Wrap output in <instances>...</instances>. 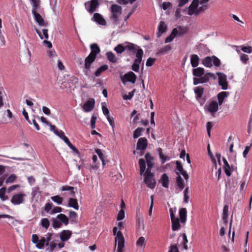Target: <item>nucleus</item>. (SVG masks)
<instances>
[{"label":"nucleus","mask_w":252,"mask_h":252,"mask_svg":"<svg viewBox=\"0 0 252 252\" xmlns=\"http://www.w3.org/2000/svg\"><path fill=\"white\" fill-rule=\"evenodd\" d=\"M125 46V50L136 53V59L134 60L131 69L135 72L139 71V65L142 62V57L144 54L143 50L137 45L128 43Z\"/></svg>","instance_id":"1"},{"label":"nucleus","mask_w":252,"mask_h":252,"mask_svg":"<svg viewBox=\"0 0 252 252\" xmlns=\"http://www.w3.org/2000/svg\"><path fill=\"white\" fill-rule=\"evenodd\" d=\"M110 11L112 15L110 17L113 24L117 25L119 23V17L122 13L121 6L118 4H112L110 7Z\"/></svg>","instance_id":"2"},{"label":"nucleus","mask_w":252,"mask_h":252,"mask_svg":"<svg viewBox=\"0 0 252 252\" xmlns=\"http://www.w3.org/2000/svg\"><path fill=\"white\" fill-rule=\"evenodd\" d=\"M202 63L206 67H211L213 65L218 67L220 65V60L215 56L206 57L202 61Z\"/></svg>","instance_id":"3"},{"label":"nucleus","mask_w":252,"mask_h":252,"mask_svg":"<svg viewBox=\"0 0 252 252\" xmlns=\"http://www.w3.org/2000/svg\"><path fill=\"white\" fill-rule=\"evenodd\" d=\"M144 182L148 188L154 189L156 184L154 174L151 173L150 171H146Z\"/></svg>","instance_id":"4"},{"label":"nucleus","mask_w":252,"mask_h":252,"mask_svg":"<svg viewBox=\"0 0 252 252\" xmlns=\"http://www.w3.org/2000/svg\"><path fill=\"white\" fill-rule=\"evenodd\" d=\"M84 5L87 11L90 13H93L99 6V0H91L86 2Z\"/></svg>","instance_id":"5"},{"label":"nucleus","mask_w":252,"mask_h":252,"mask_svg":"<svg viewBox=\"0 0 252 252\" xmlns=\"http://www.w3.org/2000/svg\"><path fill=\"white\" fill-rule=\"evenodd\" d=\"M55 235V234H52L50 233H48L46 235V237H42L39 240L38 243L37 248L39 249H43L44 248V246H48L49 243L52 239L53 236Z\"/></svg>","instance_id":"6"},{"label":"nucleus","mask_w":252,"mask_h":252,"mask_svg":"<svg viewBox=\"0 0 252 252\" xmlns=\"http://www.w3.org/2000/svg\"><path fill=\"white\" fill-rule=\"evenodd\" d=\"M118 243L117 252H123V249L125 246V239L121 231L117 232L115 237V246Z\"/></svg>","instance_id":"7"},{"label":"nucleus","mask_w":252,"mask_h":252,"mask_svg":"<svg viewBox=\"0 0 252 252\" xmlns=\"http://www.w3.org/2000/svg\"><path fill=\"white\" fill-rule=\"evenodd\" d=\"M27 196L26 194L23 193H17L13 195L11 199V202L15 205H20L24 202L25 197Z\"/></svg>","instance_id":"8"},{"label":"nucleus","mask_w":252,"mask_h":252,"mask_svg":"<svg viewBox=\"0 0 252 252\" xmlns=\"http://www.w3.org/2000/svg\"><path fill=\"white\" fill-rule=\"evenodd\" d=\"M205 111L210 113L214 117V114L219 109L218 103L215 101H212L209 103L205 105L204 107Z\"/></svg>","instance_id":"9"},{"label":"nucleus","mask_w":252,"mask_h":252,"mask_svg":"<svg viewBox=\"0 0 252 252\" xmlns=\"http://www.w3.org/2000/svg\"><path fill=\"white\" fill-rule=\"evenodd\" d=\"M199 0H193L190 5L188 7V14L189 15L193 14L198 15V7L199 6Z\"/></svg>","instance_id":"10"},{"label":"nucleus","mask_w":252,"mask_h":252,"mask_svg":"<svg viewBox=\"0 0 252 252\" xmlns=\"http://www.w3.org/2000/svg\"><path fill=\"white\" fill-rule=\"evenodd\" d=\"M216 74L218 76L219 85L221 87L222 90H227L228 84L226 81V75L221 72H217Z\"/></svg>","instance_id":"11"},{"label":"nucleus","mask_w":252,"mask_h":252,"mask_svg":"<svg viewBox=\"0 0 252 252\" xmlns=\"http://www.w3.org/2000/svg\"><path fill=\"white\" fill-rule=\"evenodd\" d=\"M95 57H93L90 55L87 56L85 60L84 72L86 74H87L90 71V67L91 64L95 61Z\"/></svg>","instance_id":"12"},{"label":"nucleus","mask_w":252,"mask_h":252,"mask_svg":"<svg viewBox=\"0 0 252 252\" xmlns=\"http://www.w3.org/2000/svg\"><path fill=\"white\" fill-rule=\"evenodd\" d=\"M95 57H93L90 55L87 56L85 60L84 72L86 74H87L90 71V67L91 64L95 61Z\"/></svg>","instance_id":"13"},{"label":"nucleus","mask_w":252,"mask_h":252,"mask_svg":"<svg viewBox=\"0 0 252 252\" xmlns=\"http://www.w3.org/2000/svg\"><path fill=\"white\" fill-rule=\"evenodd\" d=\"M188 32V29L186 27L178 26L174 28L172 31V34L174 36L178 35L180 37L183 36Z\"/></svg>","instance_id":"14"},{"label":"nucleus","mask_w":252,"mask_h":252,"mask_svg":"<svg viewBox=\"0 0 252 252\" xmlns=\"http://www.w3.org/2000/svg\"><path fill=\"white\" fill-rule=\"evenodd\" d=\"M148 146V141L145 137L140 138L136 144V150L144 151Z\"/></svg>","instance_id":"15"},{"label":"nucleus","mask_w":252,"mask_h":252,"mask_svg":"<svg viewBox=\"0 0 252 252\" xmlns=\"http://www.w3.org/2000/svg\"><path fill=\"white\" fill-rule=\"evenodd\" d=\"M94 106V100L93 98L88 99L83 105V109L85 112L91 111Z\"/></svg>","instance_id":"16"},{"label":"nucleus","mask_w":252,"mask_h":252,"mask_svg":"<svg viewBox=\"0 0 252 252\" xmlns=\"http://www.w3.org/2000/svg\"><path fill=\"white\" fill-rule=\"evenodd\" d=\"M176 163V169L178 170V171L176 172V174L178 176L180 175V174H182L186 180H188L189 177V175L187 172L184 170L182 164L178 161H177Z\"/></svg>","instance_id":"17"},{"label":"nucleus","mask_w":252,"mask_h":252,"mask_svg":"<svg viewBox=\"0 0 252 252\" xmlns=\"http://www.w3.org/2000/svg\"><path fill=\"white\" fill-rule=\"evenodd\" d=\"M93 20L97 23V24L102 25V26H105L106 25V21L103 17L102 15L98 13H95L94 14L93 17Z\"/></svg>","instance_id":"18"},{"label":"nucleus","mask_w":252,"mask_h":252,"mask_svg":"<svg viewBox=\"0 0 252 252\" xmlns=\"http://www.w3.org/2000/svg\"><path fill=\"white\" fill-rule=\"evenodd\" d=\"M60 239L62 241H66L72 235V232L69 230H63L59 234Z\"/></svg>","instance_id":"19"},{"label":"nucleus","mask_w":252,"mask_h":252,"mask_svg":"<svg viewBox=\"0 0 252 252\" xmlns=\"http://www.w3.org/2000/svg\"><path fill=\"white\" fill-rule=\"evenodd\" d=\"M90 48L91 49V52L89 55L93 57H95V58H96V55L98 54L100 52L99 46L97 44L94 43L91 45Z\"/></svg>","instance_id":"20"},{"label":"nucleus","mask_w":252,"mask_h":252,"mask_svg":"<svg viewBox=\"0 0 252 252\" xmlns=\"http://www.w3.org/2000/svg\"><path fill=\"white\" fill-rule=\"evenodd\" d=\"M136 75L132 71L128 72L125 74L124 78L126 81L134 83L136 79Z\"/></svg>","instance_id":"21"},{"label":"nucleus","mask_w":252,"mask_h":252,"mask_svg":"<svg viewBox=\"0 0 252 252\" xmlns=\"http://www.w3.org/2000/svg\"><path fill=\"white\" fill-rule=\"evenodd\" d=\"M167 29L166 25L163 21H160L158 26V32L157 33V37H160Z\"/></svg>","instance_id":"22"},{"label":"nucleus","mask_w":252,"mask_h":252,"mask_svg":"<svg viewBox=\"0 0 252 252\" xmlns=\"http://www.w3.org/2000/svg\"><path fill=\"white\" fill-rule=\"evenodd\" d=\"M34 17V19L36 22H37L38 25L40 26H46V24L44 21V19L42 18L41 15L40 14V13H36L34 14H32Z\"/></svg>","instance_id":"23"},{"label":"nucleus","mask_w":252,"mask_h":252,"mask_svg":"<svg viewBox=\"0 0 252 252\" xmlns=\"http://www.w3.org/2000/svg\"><path fill=\"white\" fill-rule=\"evenodd\" d=\"M68 206L71 208H73L76 210H78L79 208L77 200L73 198H70L69 199Z\"/></svg>","instance_id":"24"},{"label":"nucleus","mask_w":252,"mask_h":252,"mask_svg":"<svg viewBox=\"0 0 252 252\" xmlns=\"http://www.w3.org/2000/svg\"><path fill=\"white\" fill-rule=\"evenodd\" d=\"M159 182L161 183L162 186L167 188L168 187L169 180L168 176L166 174L164 173L162 174L160 179Z\"/></svg>","instance_id":"25"},{"label":"nucleus","mask_w":252,"mask_h":252,"mask_svg":"<svg viewBox=\"0 0 252 252\" xmlns=\"http://www.w3.org/2000/svg\"><path fill=\"white\" fill-rule=\"evenodd\" d=\"M199 58L196 54L191 55L190 56V63L193 67H196L199 64Z\"/></svg>","instance_id":"26"},{"label":"nucleus","mask_w":252,"mask_h":252,"mask_svg":"<svg viewBox=\"0 0 252 252\" xmlns=\"http://www.w3.org/2000/svg\"><path fill=\"white\" fill-rule=\"evenodd\" d=\"M192 74L196 77H200L204 74V69L200 67L194 68L192 70Z\"/></svg>","instance_id":"27"},{"label":"nucleus","mask_w":252,"mask_h":252,"mask_svg":"<svg viewBox=\"0 0 252 252\" xmlns=\"http://www.w3.org/2000/svg\"><path fill=\"white\" fill-rule=\"evenodd\" d=\"M187 211L186 208H182L179 211L180 220L181 223H184L186 221Z\"/></svg>","instance_id":"28"},{"label":"nucleus","mask_w":252,"mask_h":252,"mask_svg":"<svg viewBox=\"0 0 252 252\" xmlns=\"http://www.w3.org/2000/svg\"><path fill=\"white\" fill-rule=\"evenodd\" d=\"M57 219H58L59 220V221L62 222V223H63L65 225L68 224V218L67 216H66L64 214H59L57 216Z\"/></svg>","instance_id":"29"},{"label":"nucleus","mask_w":252,"mask_h":252,"mask_svg":"<svg viewBox=\"0 0 252 252\" xmlns=\"http://www.w3.org/2000/svg\"><path fill=\"white\" fill-rule=\"evenodd\" d=\"M160 158L162 160V163H164L167 160H169L170 158L168 156H164L162 153V150L160 148L157 149Z\"/></svg>","instance_id":"30"},{"label":"nucleus","mask_w":252,"mask_h":252,"mask_svg":"<svg viewBox=\"0 0 252 252\" xmlns=\"http://www.w3.org/2000/svg\"><path fill=\"white\" fill-rule=\"evenodd\" d=\"M107 59L110 62L112 63H116L118 61V59L115 54L112 52H108L106 54Z\"/></svg>","instance_id":"31"},{"label":"nucleus","mask_w":252,"mask_h":252,"mask_svg":"<svg viewBox=\"0 0 252 252\" xmlns=\"http://www.w3.org/2000/svg\"><path fill=\"white\" fill-rule=\"evenodd\" d=\"M194 93L196 94V98L198 100L200 98L203 94V88L202 87H196L194 89Z\"/></svg>","instance_id":"32"},{"label":"nucleus","mask_w":252,"mask_h":252,"mask_svg":"<svg viewBox=\"0 0 252 252\" xmlns=\"http://www.w3.org/2000/svg\"><path fill=\"white\" fill-rule=\"evenodd\" d=\"M228 218V206L227 205H225L223 208L222 220L224 221V223L225 224L227 223Z\"/></svg>","instance_id":"33"},{"label":"nucleus","mask_w":252,"mask_h":252,"mask_svg":"<svg viewBox=\"0 0 252 252\" xmlns=\"http://www.w3.org/2000/svg\"><path fill=\"white\" fill-rule=\"evenodd\" d=\"M227 96V93L226 92H222L218 94V99L219 102L218 105H221L223 103V100L225 97Z\"/></svg>","instance_id":"34"},{"label":"nucleus","mask_w":252,"mask_h":252,"mask_svg":"<svg viewBox=\"0 0 252 252\" xmlns=\"http://www.w3.org/2000/svg\"><path fill=\"white\" fill-rule=\"evenodd\" d=\"M108 66L106 64H104L99 67L95 72L94 75L96 77L100 76V75L104 71L107 70Z\"/></svg>","instance_id":"35"},{"label":"nucleus","mask_w":252,"mask_h":252,"mask_svg":"<svg viewBox=\"0 0 252 252\" xmlns=\"http://www.w3.org/2000/svg\"><path fill=\"white\" fill-rule=\"evenodd\" d=\"M139 165L140 167V174L142 175L144 173L146 169V162L144 159L141 158L139 160Z\"/></svg>","instance_id":"36"},{"label":"nucleus","mask_w":252,"mask_h":252,"mask_svg":"<svg viewBox=\"0 0 252 252\" xmlns=\"http://www.w3.org/2000/svg\"><path fill=\"white\" fill-rule=\"evenodd\" d=\"M171 49L172 48L170 45H166L164 47L159 49L157 54L158 55H163L167 53L169 51L171 50Z\"/></svg>","instance_id":"37"},{"label":"nucleus","mask_w":252,"mask_h":252,"mask_svg":"<svg viewBox=\"0 0 252 252\" xmlns=\"http://www.w3.org/2000/svg\"><path fill=\"white\" fill-rule=\"evenodd\" d=\"M36 32L38 34L39 36L41 39L44 38L48 39V30L47 29H43L42 30V33L40 32L39 30L36 29Z\"/></svg>","instance_id":"38"},{"label":"nucleus","mask_w":252,"mask_h":252,"mask_svg":"<svg viewBox=\"0 0 252 252\" xmlns=\"http://www.w3.org/2000/svg\"><path fill=\"white\" fill-rule=\"evenodd\" d=\"M78 215L77 213L73 211H69V219L72 222H77Z\"/></svg>","instance_id":"39"},{"label":"nucleus","mask_w":252,"mask_h":252,"mask_svg":"<svg viewBox=\"0 0 252 252\" xmlns=\"http://www.w3.org/2000/svg\"><path fill=\"white\" fill-rule=\"evenodd\" d=\"M172 222V229L173 231H176L179 229L180 227L179 223V220L178 218L171 220Z\"/></svg>","instance_id":"40"},{"label":"nucleus","mask_w":252,"mask_h":252,"mask_svg":"<svg viewBox=\"0 0 252 252\" xmlns=\"http://www.w3.org/2000/svg\"><path fill=\"white\" fill-rule=\"evenodd\" d=\"M52 222V226L54 228H59L61 227L62 223L59 220L56 218H52L51 219Z\"/></svg>","instance_id":"41"},{"label":"nucleus","mask_w":252,"mask_h":252,"mask_svg":"<svg viewBox=\"0 0 252 252\" xmlns=\"http://www.w3.org/2000/svg\"><path fill=\"white\" fill-rule=\"evenodd\" d=\"M208 8V5L206 3H201L199 2V6L198 7V14L203 13Z\"/></svg>","instance_id":"42"},{"label":"nucleus","mask_w":252,"mask_h":252,"mask_svg":"<svg viewBox=\"0 0 252 252\" xmlns=\"http://www.w3.org/2000/svg\"><path fill=\"white\" fill-rule=\"evenodd\" d=\"M176 183H177V186L180 189V190H182L184 188V180L182 178V177L180 176V175H179L177 177Z\"/></svg>","instance_id":"43"},{"label":"nucleus","mask_w":252,"mask_h":252,"mask_svg":"<svg viewBox=\"0 0 252 252\" xmlns=\"http://www.w3.org/2000/svg\"><path fill=\"white\" fill-rule=\"evenodd\" d=\"M51 199L54 202L56 203L58 205H61L63 203V198L59 195H55L52 196Z\"/></svg>","instance_id":"44"},{"label":"nucleus","mask_w":252,"mask_h":252,"mask_svg":"<svg viewBox=\"0 0 252 252\" xmlns=\"http://www.w3.org/2000/svg\"><path fill=\"white\" fill-rule=\"evenodd\" d=\"M40 225L42 227L47 229L50 226L49 220L47 218L42 219L40 221Z\"/></svg>","instance_id":"45"},{"label":"nucleus","mask_w":252,"mask_h":252,"mask_svg":"<svg viewBox=\"0 0 252 252\" xmlns=\"http://www.w3.org/2000/svg\"><path fill=\"white\" fill-rule=\"evenodd\" d=\"M43 9V8H41L40 3L37 5L32 7V14L41 13Z\"/></svg>","instance_id":"46"},{"label":"nucleus","mask_w":252,"mask_h":252,"mask_svg":"<svg viewBox=\"0 0 252 252\" xmlns=\"http://www.w3.org/2000/svg\"><path fill=\"white\" fill-rule=\"evenodd\" d=\"M95 152L98 156L99 158L101 159L103 165H105V157H104V156L102 151L100 149H95Z\"/></svg>","instance_id":"47"},{"label":"nucleus","mask_w":252,"mask_h":252,"mask_svg":"<svg viewBox=\"0 0 252 252\" xmlns=\"http://www.w3.org/2000/svg\"><path fill=\"white\" fill-rule=\"evenodd\" d=\"M136 245L138 247H144L146 245L145 238L143 237H140L136 242Z\"/></svg>","instance_id":"48"},{"label":"nucleus","mask_w":252,"mask_h":252,"mask_svg":"<svg viewBox=\"0 0 252 252\" xmlns=\"http://www.w3.org/2000/svg\"><path fill=\"white\" fill-rule=\"evenodd\" d=\"M114 50L118 54H121L125 51V46L122 44H119L115 47Z\"/></svg>","instance_id":"49"},{"label":"nucleus","mask_w":252,"mask_h":252,"mask_svg":"<svg viewBox=\"0 0 252 252\" xmlns=\"http://www.w3.org/2000/svg\"><path fill=\"white\" fill-rule=\"evenodd\" d=\"M6 188L3 187L0 189V198L3 201L6 200L8 199L7 196L5 195Z\"/></svg>","instance_id":"50"},{"label":"nucleus","mask_w":252,"mask_h":252,"mask_svg":"<svg viewBox=\"0 0 252 252\" xmlns=\"http://www.w3.org/2000/svg\"><path fill=\"white\" fill-rule=\"evenodd\" d=\"M144 130L142 127L137 128L133 132V137L134 139L138 138L141 135V132Z\"/></svg>","instance_id":"51"},{"label":"nucleus","mask_w":252,"mask_h":252,"mask_svg":"<svg viewBox=\"0 0 252 252\" xmlns=\"http://www.w3.org/2000/svg\"><path fill=\"white\" fill-rule=\"evenodd\" d=\"M57 244L55 242H50L48 246H47V248L46 250L49 252H53Z\"/></svg>","instance_id":"52"},{"label":"nucleus","mask_w":252,"mask_h":252,"mask_svg":"<svg viewBox=\"0 0 252 252\" xmlns=\"http://www.w3.org/2000/svg\"><path fill=\"white\" fill-rule=\"evenodd\" d=\"M17 178L15 174H11L6 179L5 183L6 184L13 183L16 179Z\"/></svg>","instance_id":"53"},{"label":"nucleus","mask_w":252,"mask_h":252,"mask_svg":"<svg viewBox=\"0 0 252 252\" xmlns=\"http://www.w3.org/2000/svg\"><path fill=\"white\" fill-rule=\"evenodd\" d=\"M241 50L244 52L251 54L252 53V47L251 46H241Z\"/></svg>","instance_id":"54"},{"label":"nucleus","mask_w":252,"mask_h":252,"mask_svg":"<svg viewBox=\"0 0 252 252\" xmlns=\"http://www.w3.org/2000/svg\"><path fill=\"white\" fill-rule=\"evenodd\" d=\"M125 218V211L124 209H121L117 216V220L118 221L123 220Z\"/></svg>","instance_id":"55"},{"label":"nucleus","mask_w":252,"mask_h":252,"mask_svg":"<svg viewBox=\"0 0 252 252\" xmlns=\"http://www.w3.org/2000/svg\"><path fill=\"white\" fill-rule=\"evenodd\" d=\"M172 7V4L170 2H164L162 4V8L165 10Z\"/></svg>","instance_id":"56"},{"label":"nucleus","mask_w":252,"mask_h":252,"mask_svg":"<svg viewBox=\"0 0 252 252\" xmlns=\"http://www.w3.org/2000/svg\"><path fill=\"white\" fill-rule=\"evenodd\" d=\"M106 118L109 123V125L111 126L112 129L114 130L115 127V122L114 118L112 117H110V116H108V117H107Z\"/></svg>","instance_id":"57"},{"label":"nucleus","mask_w":252,"mask_h":252,"mask_svg":"<svg viewBox=\"0 0 252 252\" xmlns=\"http://www.w3.org/2000/svg\"><path fill=\"white\" fill-rule=\"evenodd\" d=\"M249 57L247 55L242 54L240 55V60L242 62L245 64L247 63V62L249 61Z\"/></svg>","instance_id":"58"},{"label":"nucleus","mask_w":252,"mask_h":252,"mask_svg":"<svg viewBox=\"0 0 252 252\" xmlns=\"http://www.w3.org/2000/svg\"><path fill=\"white\" fill-rule=\"evenodd\" d=\"M53 204L52 203H47L44 206V210L46 212L49 213L50 211L51 212L52 208L53 207Z\"/></svg>","instance_id":"59"},{"label":"nucleus","mask_w":252,"mask_h":252,"mask_svg":"<svg viewBox=\"0 0 252 252\" xmlns=\"http://www.w3.org/2000/svg\"><path fill=\"white\" fill-rule=\"evenodd\" d=\"M156 59L155 58H149L147 60L146 65L147 66H151L153 65Z\"/></svg>","instance_id":"60"},{"label":"nucleus","mask_w":252,"mask_h":252,"mask_svg":"<svg viewBox=\"0 0 252 252\" xmlns=\"http://www.w3.org/2000/svg\"><path fill=\"white\" fill-rule=\"evenodd\" d=\"M62 211V208L61 207L56 206L52 209L50 212V214H54L58 213H60Z\"/></svg>","instance_id":"61"},{"label":"nucleus","mask_w":252,"mask_h":252,"mask_svg":"<svg viewBox=\"0 0 252 252\" xmlns=\"http://www.w3.org/2000/svg\"><path fill=\"white\" fill-rule=\"evenodd\" d=\"M134 90H133V91H132L131 92H129L128 94H125L123 96V99L125 100L131 99L134 95Z\"/></svg>","instance_id":"62"},{"label":"nucleus","mask_w":252,"mask_h":252,"mask_svg":"<svg viewBox=\"0 0 252 252\" xmlns=\"http://www.w3.org/2000/svg\"><path fill=\"white\" fill-rule=\"evenodd\" d=\"M182 237H183V239L182 244L184 245V248L185 250H187V245L186 244L188 242L187 235L185 233H184L182 235Z\"/></svg>","instance_id":"63"},{"label":"nucleus","mask_w":252,"mask_h":252,"mask_svg":"<svg viewBox=\"0 0 252 252\" xmlns=\"http://www.w3.org/2000/svg\"><path fill=\"white\" fill-rule=\"evenodd\" d=\"M168 252H179L178 247L176 245H172L170 246Z\"/></svg>","instance_id":"64"}]
</instances>
